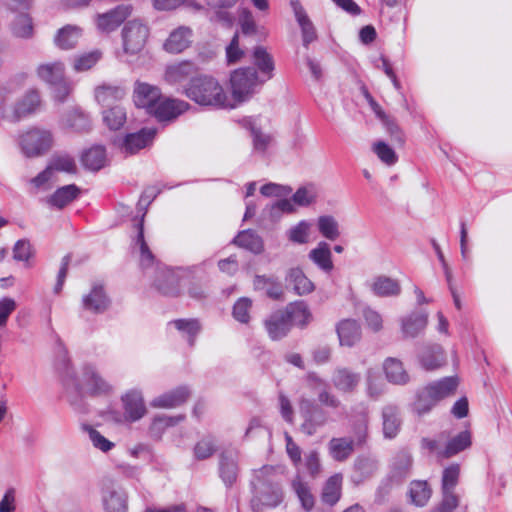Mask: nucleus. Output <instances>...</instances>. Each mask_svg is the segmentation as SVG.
I'll list each match as a JSON object with an SVG mask.
<instances>
[{"label": "nucleus", "mask_w": 512, "mask_h": 512, "mask_svg": "<svg viewBox=\"0 0 512 512\" xmlns=\"http://www.w3.org/2000/svg\"><path fill=\"white\" fill-rule=\"evenodd\" d=\"M256 290H265L268 297L278 300L284 295L282 285L272 277L256 276L254 279Z\"/></svg>", "instance_id": "42"}, {"label": "nucleus", "mask_w": 512, "mask_h": 512, "mask_svg": "<svg viewBox=\"0 0 512 512\" xmlns=\"http://www.w3.org/2000/svg\"><path fill=\"white\" fill-rule=\"evenodd\" d=\"M404 338H415L421 334L428 324L426 312H412L400 320Z\"/></svg>", "instance_id": "14"}, {"label": "nucleus", "mask_w": 512, "mask_h": 512, "mask_svg": "<svg viewBox=\"0 0 512 512\" xmlns=\"http://www.w3.org/2000/svg\"><path fill=\"white\" fill-rule=\"evenodd\" d=\"M443 499L441 503L430 512H452L459 504V498L455 493L457 482H442Z\"/></svg>", "instance_id": "38"}, {"label": "nucleus", "mask_w": 512, "mask_h": 512, "mask_svg": "<svg viewBox=\"0 0 512 512\" xmlns=\"http://www.w3.org/2000/svg\"><path fill=\"white\" fill-rule=\"evenodd\" d=\"M215 443L212 438H203L194 447V455L197 459L209 458L215 452Z\"/></svg>", "instance_id": "60"}, {"label": "nucleus", "mask_w": 512, "mask_h": 512, "mask_svg": "<svg viewBox=\"0 0 512 512\" xmlns=\"http://www.w3.org/2000/svg\"><path fill=\"white\" fill-rule=\"evenodd\" d=\"M102 501L107 512H126L128 507L126 493L113 483L103 489Z\"/></svg>", "instance_id": "10"}, {"label": "nucleus", "mask_w": 512, "mask_h": 512, "mask_svg": "<svg viewBox=\"0 0 512 512\" xmlns=\"http://www.w3.org/2000/svg\"><path fill=\"white\" fill-rule=\"evenodd\" d=\"M156 131L152 128H143L136 133L126 135L122 142V150L127 154H134L150 145Z\"/></svg>", "instance_id": "13"}, {"label": "nucleus", "mask_w": 512, "mask_h": 512, "mask_svg": "<svg viewBox=\"0 0 512 512\" xmlns=\"http://www.w3.org/2000/svg\"><path fill=\"white\" fill-rule=\"evenodd\" d=\"M185 94L201 106L221 109L235 108V103L230 100L222 85L211 76L201 75L191 78L185 88Z\"/></svg>", "instance_id": "1"}, {"label": "nucleus", "mask_w": 512, "mask_h": 512, "mask_svg": "<svg viewBox=\"0 0 512 512\" xmlns=\"http://www.w3.org/2000/svg\"><path fill=\"white\" fill-rule=\"evenodd\" d=\"M412 465V459L411 456L406 452H401L397 454L395 457L393 464H392V470L394 472L395 477H403L406 476V473L410 469Z\"/></svg>", "instance_id": "58"}, {"label": "nucleus", "mask_w": 512, "mask_h": 512, "mask_svg": "<svg viewBox=\"0 0 512 512\" xmlns=\"http://www.w3.org/2000/svg\"><path fill=\"white\" fill-rule=\"evenodd\" d=\"M457 377H445L423 388L414 403L418 415L428 413L439 401L453 395L458 387Z\"/></svg>", "instance_id": "2"}, {"label": "nucleus", "mask_w": 512, "mask_h": 512, "mask_svg": "<svg viewBox=\"0 0 512 512\" xmlns=\"http://www.w3.org/2000/svg\"><path fill=\"white\" fill-rule=\"evenodd\" d=\"M262 486L259 488L258 501L268 507H276L282 501L281 491L275 487L272 482H261Z\"/></svg>", "instance_id": "41"}, {"label": "nucleus", "mask_w": 512, "mask_h": 512, "mask_svg": "<svg viewBox=\"0 0 512 512\" xmlns=\"http://www.w3.org/2000/svg\"><path fill=\"white\" fill-rule=\"evenodd\" d=\"M234 243L256 254L263 250L262 239L252 230L240 232L234 239Z\"/></svg>", "instance_id": "44"}, {"label": "nucleus", "mask_w": 512, "mask_h": 512, "mask_svg": "<svg viewBox=\"0 0 512 512\" xmlns=\"http://www.w3.org/2000/svg\"><path fill=\"white\" fill-rule=\"evenodd\" d=\"M171 324H173L177 330L183 333V335H186L189 344L193 345L194 337L200 331V325L197 320L178 319L173 321Z\"/></svg>", "instance_id": "51"}, {"label": "nucleus", "mask_w": 512, "mask_h": 512, "mask_svg": "<svg viewBox=\"0 0 512 512\" xmlns=\"http://www.w3.org/2000/svg\"><path fill=\"white\" fill-rule=\"evenodd\" d=\"M383 433L386 438H394L400 429L401 420L399 411L395 406H386L383 409Z\"/></svg>", "instance_id": "37"}, {"label": "nucleus", "mask_w": 512, "mask_h": 512, "mask_svg": "<svg viewBox=\"0 0 512 512\" xmlns=\"http://www.w3.org/2000/svg\"><path fill=\"white\" fill-rule=\"evenodd\" d=\"M155 286L162 294L175 296L180 291V276L169 268L158 269Z\"/></svg>", "instance_id": "15"}, {"label": "nucleus", "mask_w": 512, "mask_h": 512, "mask_svg": "<svg viewBox=\"0 0 512 512\" xmlns=\"http://www.w3.org/2000/svg\"><path fill=\"white\" fill-rule=\"evenodd\" d=\"M189 108V104L182 100L161 98L151 114L160 121L171 120L178 117Z\"/></svg>", "instance_id": "11"}, {"label": "nucleus", "mask_w": 512, "mask_h": 512, "mask_svg": "<svg viewBox=\"0 0 512 512\" xmlns=\"http://www.w3.org/2000/svg\"><path fill=\"white\" fill-rule=\"evenodd\" d=\"M471 445V435L469 431H463L453 437L446 447L439 451L440 458H449L463 451Z\"/></svg>", "instance_id": "39"}, {"label": "nucleus", "mask_w": 512, "mask_h": 512, "mask_svg": "<svg viewBox=\"0 0 512 512\" xmlns=\"http://www.w3.org/2000/svg\"><path fill=\"white\" fill-rule=\"evenodd\" d=\"M337 334L340 345L351 347L361 338V329L357 321L345 319L338 323Z\"/></svg>", "instance_id": "19"}, {"label": "nucleus", "mask_w": 512, "mask_h": 512, "mask_svg": "<svg viewBox=\"0 0 512 512\" xmlns=\"http://www.w3.org/2000/svg\"><path fill=\"white\" fill-rule=\"evenodd\" d=\"M82 35L81 28L67 25L61 28L55 37V44L63 50L72 49Z\"/></svg>", "instance_id": "35"}, {"label": "nucleus", "mask_w": 512, "mask_h": 512, "mask_svg": "<svg viewBox=\"0 0 512 512\" xmlns=\"http://www.w3.org/2000/svg\"><path fill=\"white\" fill-rule=\"evenodd\" d=\"M189 397V391L180 387L174 391L156 397L151 405L157 408H174L184 403Z\"/></svg>", "instance_id": "30"}, {"label": "nucleus", "mask_w": 512, "mask_h": 512, "mask_svg": "<svg viewBox=\"0 0 512 512\" xmlns=\"http://www.w3.org/2000/svg\"><path fill=\"white\" fill-rule=\"evenodd\" d=\"M51 86L53 87L54 98L60 102L65 101L73 90L72 83L67 78L62 79L59 83H54Z\"/></svg>", "instance_id": "64"}, {"label": "nucleus", "mask_w": 512, "mask_h": 512, "mask_svg": "<svg viewBox=\"0 0 512 512\" xmlns=\"http://www.w3.org/2000/svg\"><path fill=\"white\" fill-rule=\"evenodd\" d=\"M131 14V8L127 5H119L116 8L96 16V26L102 32H112L117 29Z\"/></svg>", "instance_id": "8"}, {"label": "nucleus", "mask_w": 512, "mask_h": 512, "mask_svg": "<svg viewBox=\"0 0 512 512\" xmlns=\"http://www.w3.org/2000/svg\"><path fill=\"white\" fill-rule=\"evenodd\" d=\"M311 228L310 222L302 220L286 232L287 238L295 244H307L310 240Z\"/></svg>", "instance_id": "46"}, {"label": "nucleus", "mask_w": 512, "mask_h": 512, "mask_svg": "<svg viewBox=\"0 0 512 512\" xmlns=\"http://www.w3.org/2000/svg\"><path fill=\"white\" fill-rule=\"evenodd\" d=\"M182 419V416H178L176 418L168 417L165 415L157 416L154 418L150 426V432L153 436L160 437L166 427L173 426L180 422Z\"/></svg>", "instance_id": "57"}, {"label": "nucleus", "mask_w": 512, "mask_h": 512, "mask_svg": "<svg viewBox=\"0 0 512 512\" xmlns=\"http://www.w3.org/2000/svg\"><path fill=\"white\" fill-rule=\"evenodd\" d=\"M53 135L47 129L32 128L21 137V148L28 157H38L53 146Z\"/></svg>", "instance_id": "6"}, {"label": "nucleus", "mask_w": 512, "mask_h": 512, "mask_svg": "<svg viewBox=\"0 0 512 512\" xmlns=\"http://www.w3.org/2000/svg\"><path fill=\"white\" fill-rule=\"evenodd\" d=\"M264 82L258 76L256 70L252 67H244L234 70L230 74L229 85L231 90L230 100L235 103V107L249 100L257 88Z\"/></svg>", "instance_id": "4"}, {"label": "nucleus", "mask_w": 512, "mask_h": 512, "mask_svg": "<svg viewBox=\"0 0 512 512\" xmlns=\"http://www.w3.org/2000/svg\"><path fill=\"white\" fill-rule=\"evenodd\" d=\"M317 191L314 185L300 187L293 195V201L299 206H308L315 201Z\"/></svg>", "instance_id": "53"}, {"label": "nucleus", "mask_w": 512, "mask_h": 512, "mask_svg": "<svg viewBox=\"0 0 512 512\" xmlns=\"http://www.w3.org/2000/svg\"><path fill=\"white\" fill-rule=\"evenodd\" d=\"M341 482H326L322 490V501L330 506L335 505L341 497Z\"/></svg>", "instance_id": "55"}, {"label": "nucleus", "mask_w": 512, "mask_h": 512, "mask_svg": "<svg viewBox=\"0 0 512 512\" xmlns=\"http://www.w3.org/2000/svg\"><path fill=\"white\" fill-rule=\"evenodd\" d=\"M251 300L249 298L239 299L233 307V316L242 323L249 321V310L251 308Z\"/></svg>", "instance_id": "61"}, {"label": "nucleus", "mask_w": 512, "mask_h": 512, "mask_svg": "<svg viewBox=\"0 0 512 512\" xmlns=\"http://www.w3.org/2000/svg\"><path fill=\"white\" fill-rule=\"evenodd\" d=\"M284 313L287 316L290 327L292 325L303 327L307 325L312 318L308 305L304 301L290 303L287 305Z\"/></svg>", "instance_id": "23"}, {"label": "nucleus", "mask_w": 512, "mask_h": 512, "mask_svg": "<svg viewBox=\"0 0 512 512\" xmlns=\"http://www.w3.org/2000/svg\"><path fill=\"white\" fill-rule=\"evenodd\" d=\"M317 227L320 234L328 240L334 241L340 236L338 222L332 216H320L317 220Z\"/></svg>", "instance_id": "48"}, {"label": "nucleus", "mask_w": 512, "mask_h": 512, "mask_svg": "<svg viewBox=\"0 0 512 512\" xmlns=\"http://www.w3.org/2000/svg\"><path fill=\"white\" fill-rule=\"evenodd\" d=\"M135 248H137L139 252L141 267L147 268L152 266L154 263V256L144 240L143 218L138 224V235L135 242Z\"/></svg>", "instance_id": "45"}, {"label": "nucleus", "mask_w": 512, "mask_h": 512, "mask_svg": "<svg viewBox=\"0 0 512 512\" xmlns=\"http://www.w3.org/2000/svg\"><path fill=\"white\" fill-rule=\"evenodd\" d=\"M102 114L103 122L110 130L120 129L127 119L126 109L120 104L109 106Z\"/></svg>", "instance_id": "36"}, {"label": "nucleus", "mask_w": 512, "mask_h": 512, "mask_svg": "<svg viewBox=\"0 0 512 512\" xmlns=\"http://www.w3.org/2000/svg\"><path fill=\"white\" fill-rule=\"evenodd\" d=\"M126 95V91L121 86L103 84L95 89V98L102 106H112L120 101Z\"/></svg>", "instance_id": "29"}, {"label": "nucleus", "mask_w": 512, "mask_h": 512, "mask_svg": "<svg viewBox=\"0 0 512 512\" xmlns=\"http://www.w3.org/2000/svg\"><path fill=\"white\" fill-rule=\"evenodd\" d=\"M65 121L66 125L76 132H87L91 127L88 116L79 111H73Z\"/></svg>", "instance_id": "52"}, {"label": "nucleus", "mask_w": 512, "mask_h": 512, "mask_svg": "<svg viewBox=\"0 0 512 512\" xmlns=\"http://www.w3.org/2000/svg\"><path fill=\"white\" fill-rule=\"evenodd\" d=\"M265 327L270 338L277 340L288 333L290 324L284 311H276L265 321Z\"/></svg>", "instance_id": "24"}, {"label": "nucleus", "mask_w": 512, "mask_h": 512, "mask_svg": "<svg viewBox=\"0 0 512 512\" xmlns=\"http://www.w3.org/2000/svg\"><path fill=\"white\" fill-rule=\"evenodd\" d=\"M192 30L188 27H179L172 31L164 44L166 51L180 53L191 44Z\"/></svg>", "instance_id": "17"}, {"label": "nucleus", "mask_w": 512, "mask_h": 512, "mask_svg": "<svg viewBox=\"0 0 512 512\" xmlns=\"http://www.w3.org/2000/svg\"><path fill=\"white\" fill-rule=\"evenodd\" d=\"M293 489L297 497L306 511H310L314 507V497L306 485V482H293Z\"/></svg>", "instance_id": "56"}, {"label": "nucleus", "mask_w": 512, "mask_h": 512, "mask_svg": "<svg viewBox=\"0 0 512 512\" xmlns=\"http://www.w3.org/2000/svg\"><path fill=\"white\" fill-rule=\"evenodd\" d=\"M241 30L244 34H255L257 26L252 13L248 9H241L239 14Z\"/></svg>", "instance_id": "63"}, {"label": "nucleus", "mask_w": 512, "mask_h": 512, "mask_svg": "<svg viewBox=\"0 0 512 512\" xmlns=\"http://www.w3.org/2000/svg\"><path fill=\"white\" fill-rule=\"evenodd\" d=\"M102 53L99 50H94L88 53L81 54L75 57L73 62V69L76 72H84L91 69L101 58Z\"/></svg>", "instance_id": "50"}, {"label": "nucleus", "mask_w": 512, "mask_h": 512, "mask_svg": "<svg viewBox=\"0 0 512 512\" xmlns=\"http://www.w3.org/2000/svg\"><path fill=\"white\" fill-rule=\"evenodd\" d=\"M196 72V66L188 61H183L167 66L164 74L165 81L170 85L184 82Z\"/></svg>", "instance_id": "16"}, {"label": "nucleus", "mask_w": 512, "mask_h": 512, "mask_svg": "<svg viewBox=\"0 0 512 512\" xmlns=\"http://www.w3.org/2000/svg\"><path fill=\"white\" fill-rule=\"evenodd\" d=\"M432 494L428 482H411L409 496L416 506L423 507L427 504Z\"/></svg>", "instance_id": "47"}, {"label": "nucleus", "mask_w": 512, "mask_h": 512, "mask_svg": "<svg viewBox=\"0 0 512 512\" xmlns=\"http://www.w3.org/2000/svg\"><path fill=\"white\" fill-rule=\"evenodd\" d=\"M85 389L91 394H106L111 385L103 379L93 366H85L83 370Z\"/></svg>", "instance_id": "20"}, {"label": "nucleus", "mask_w": 512, "mask_h": 512, "mask_svg": "<svg viewBox=\"0 0 512 512\" xmlns=\"http://www.w3.org/2000/svg\"><path fill=\"white\" fill-rule=\"evenodd\" d=\"M149 28L138 19L128 21L122 29L123 50L126 54L136 55L146 45Z\"/></svg>", "instance_id": "5"}, {"label": "nucleus", "mask_w": 512, "mask_h": 512, "mask_svg": "<svg viewBox=\"0 0 512 512\" xmlns=\"http://www.w3.org/2000/svg\"><path fill=\"white\" fill-rule=\"evenodd\" d=\"M292 189L276 183H268L261 187L260 192L266 197H282L291 193Z\"/></svg>", "instance_id": "62"}, {"label": "nucleus", "mask_w": 512, "mask_h": 512, "mask_svg": "<svg viewBox=\"0 0 512 512\" xmlns=\"http://www.w3.org/2000/svg\"><path fill=\"white\" fill-rule=\"evenodd\" d=\"M38 77L49 85L59 83L65 77V66L60 61L40 64L37 67Z\"/></svg>", "instance_id": "27"}, {"label": "nucleus", "mask_w": 512, "mask_h": 512, "mask_svg": "<svg viewBox=\"0 0 512 512\" xmlns=\"http://www.w3.org/2000/svg\"><path fill=\"white\" fill-rule=\"evenodd\" d=\"M308 382L311 388L318 392V400L322 405L338 408L340 400L326 388V382L315 374L308 375Z\"/></svg>", "instance_id": "28"}, {"label": "nucleus", "mask_w": 512, "mask_h": 512, "mask_svg": "<svg viewBox=\"0 0 512 512\" xmlns=\"http://www.w3.org/2000/svg\"><path fill=\"white\" fill-rule=\"evenodd\" d=\"M286 281L293 286L297 295H306L314 291V283L304 274L300 268H291L286 274Z\"/></svg>", "instance_id": "25"}, {"label": "nucleus", "mask_w": 512, "mask_h": 512, "mask_svg": "<svg viewBox=\"0 0 512 512\" xmlns=\"http://www.w3.org/2000/svg\"><path fill=\"white\" fill-rule=\"evenodd\" d=\"M308 256L309 259L323 271L330 272L333 269L331 250L326 242H319L318 245L309 252Z\"/></svg>", "instance_id": "32"}, {"label": "nucleus", "mask_w": 512, "mask_h": 512, "mask_svg": "<svg viewBox=\"0 0 512 512\" xmlns=\"http://www.w3.org/2000/svg\"><path fill=\"white\" fill-rule=\"evenodd\" d=\"M79 188L74 185H66L57 189L49 198V203L56 208H63L79 195Z\"/></svg>", "instance_id": "40"}, {"label": "nucleus", "mask_w": 512, "mask_h": 512, "mask_svg": "<svg viewBox=\"0 0 512 512\" xmlns=\"http://www.w3.org/2000/svg\"><path fill=\"white\" fill-rule=\"evenodd\" d=\"M40 106V96L37 91L28 92L21 100L11 105V93L0 86V119L19 121L34 113Z\"/></svg>", "instance_id": "3"}, {"label": "nucleus", "mask_w": 512, "mask_h": 512, "mask_svg": "<svg viewBox=\"0 0 512 512\" xmlns=\"http://www.w3.org/2000/svg\"><path fill=\"white\" fill-rule=\"evenodd\" d=\"M383 370L387 380L393 384L405 385L409 382V375L397 358H387L383 363Z\"/></svg>", "instance_id": "22"}, {"label": "nucleus", "mask_w": 512, "mask_h": 512, "mask_svg": "<svg viewBox=\"0 0 512 512\" xmlns=\"http://www.w3.org/2000/svg\"><path fill=\"white\" fill-rule=\"evenodd\" d=\"M361 382V374L347 367H337L331 376L333 387L340 393L351 394Z\"/></svg>", "instance_id": "7"}, {"label": "nucleus", "mask_w": 512, "mask_h": 512, "mask_svg": "<svg viewBox=\"0 0 512 512\" xmlns=\"http://www.w3.org/2000/svg\"><path fill=\"white\" fill-rule=\"evenodd\" d=\"M125 413L131 421L142 418L146 412L143 397L140 392L132 390L123 397Z\"/></svg>", "instance_id": "26"}, {"label": "nucleus", "mask_w": 512, "mask_h": 512, "mask_svg": "<svg viewBox=\"0 0 512 512\" xmlns=\"http://www.w3.org/2000/svg\"><path fill=\"white\" fill-rule=\"evenodd\" d=\"M291 8L293 10L295 19L300 26L303 44L305 47L317 39V32L314 24L307 15L304 7L298 0H291Z\"/></svg>", "instance_id": "12"}, {"label": "nucleus", "mask_w": 512, "mask_h": 512, "mask_svg": "<svg viewBox=\"0 0 512 512\" xmlns=\"http://www.w3.org/2000/svg\"><path fill=\"white\" fill-rule=\"evenodd\" d=\"M254 63L260 73L258 76L265 83L273 76L274 63L270 54L263 47H256L253 53Z\"/></svg>", "instance_id": "33"}, {"label": "nucleus", "mask_w": 512, "mask_h": 512, "mask_svg": "<svg viewBox=\"0 0 512 512\" xmlns=\"http://www.w3.org/2000/svg\"><path fill=\"white\" fill-rule=\"evenodd\" d=\"M48 166L52 170L53 174L55 171H62L67 173H75L76 171L75 161L68 155L53 157Z\"/></svg>", "instance_id": "54"}, {"label": "nucleus", "mask_w": 512, "mask_h": 512, "mask_svg": "<svg viewBox=\"0 0 512 512\" xmlns=\"http://www.w3.org/2000/svg\"><path fill=\"white\" fill-rule=\"evenodd\" d=\"M374 152L377 154L379 159L387 165H393L397 161V155L395 151L389 147L386 143L379 141L373 146Z\"/></svg>", "instance_id": "59"}, {"label": "nucleus", "mask_w": 512, "mask_h": 512, "mask_svg": "<svg viewBox=\"0 0 512 512\" xmlns=\"http://www.w3.org/2000/svg\"><path fill=\"white\" fill-rule=\"evenodd\" d=\"M331 457L336 461L346 460L354 450V442L351 438H332L328 443Z\"/></svg>", "instance_id": "34"}, {"label": "nucleus", "mask_w": 512, "mask_h": 512, "mask_svg": "<svg viewBox=\"0 0 512 512\" xmlns=\"http://www.w3.org/2000/svg\"><path fill=\"white\" fill-rule=\"evenodd\" d=\"M106 162L105 148L102 146H94L82 155L83 165L92 171L100 170Z\"/></svg>", "instance_id": "43"}, {"label": "nucleus", "mask_w": 512, "mask_h": 512, "mask_svg": "<svg viewBox=\"0 0 512 512\" xmlns=\"http://www.w3.org/2000/svg\"><path fill=\"white\" fill-rule=\"evenodd\" d=\"M12 33L19 38H30L33 35L32 20L27 14H18L11 25Z\"/></svg>", "instance_id": "49"}, {"label": "nucleus", "mask_w": 512, "mask_h": 512, "mask_svg": "<svg viewBox=\"0 0 512 512\" xmlns=\"http://www.w3.org/2000/svg\"><path fill=\"white\" fill-rule=\"evenodd\" d=\"M133 99L137 107L145 108L151 113L161 100V91L156 86L144 82H137L134 88Z\"/></svg>", "instance_id": "9"}, {"label": "nucleus", "mask_w": 512, "mask_h": 512, "mask_svg": "<svg viewBox=\"0 0 512 512\" xmlns=\"http://www.w3.org/2000/svg\"><path fill=\"white\" fill-rule=\"evenodd\" d=\"M83 307L94 313H102L109 306V299L101 285H94L91 292L83 297Z\"/></svg>", "instance_id": "21"}, {"label": "nucleus", "mask_w": 512, "mask_h": 512, "mask_svg": "<svg viewBox=\"0 0 512 512\" xmlns=\"http://www.w3.org/2000/svg\"><path fill=\"white\" fill-rule=\"evenodd\" d=\"M419 361L425 370H436L446 364L445 351L440 345L429 346L420 354Z\"/></svg>", "instance_id": "18"}, {"label": "nucleus", "mask_w": 512, "mask_h": 512, "mask_svg": "<svg viewBox=\"0 0 512 512\" xmlns=\"http://www.w3.org/2000/svg\"><path fill=\"white\" fill-rule=\"evenodd\" d=\"M372 292L380 297L397 296L401 292L399 282L387 276H378L371 283Z\"/></svg>", "instance_id": "31"}]
</instances>
